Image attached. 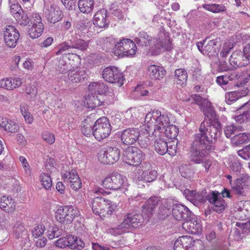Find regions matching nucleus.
I'll return each mask as SVG.
<instances>
[{"instance_id":"39","label":"nucleus","mask_w":250,"mask_h":250,"mask_svg":"<svg viewBox=\"0 0 250 250\" xmlns=\"http://www.w3.org/2000/svg\"><path fill=\"white\" fill-rule=\"evenodd\" d=\"M178 132V128L176 125H169L164 129L161 136L165 134L166 136L169 139H174L177 136Z\"/></svg>"},{"instance_id":"12","label":"nucleus","mask_w":250,"mask_h":250,"mask_svg":"<svg viewBox=\"0 0 250 250\" xmlns=\"http://www.w3.org/2000/svg\"><path fill=\"white\" fill-rule=\"evenodd\" d=\"M103 79L110 83H117L121 86L124 80L122 73L115 66L104 68L102 72Z\"/></svg>"},{"instance_id":"31","label":"nucleus","mask_w":250,"mask_h":250,"mask_svg":"<svg viewBox=\"0 0 250 250\" xmlns=\"http://www.w3.org/2000/svg\"><path fill=\"white\" fill-rule=\"evenodd\" d=\"M0 208L5 212H11L15 208L14 201L11 197L3 196L0 200Z\"/></svg>"},{"instance_id":"59","label":"nucleus","mask_w":250,"mask_h":250,"mask_svg":"<svg viewBox=\"0 0 250 250\" xmlns=\"http://www.w3.org/2000/svg\"><path fill=\"white\" fill-rule=\"evenodd\" d=\"M11 80V83H9L8 90H12L14 88L19 87L22 83L21 80L20 78H9Z\"/></svg>"},{"instance_id":"36","label":"nucleus","mask_w":250,"mask_h":250,"mask_svg":"<svg viewBox=\"0 0 250 250\" xmlns=\"http://www.w3.org/2000/svg\"><path fill=\"white\" fill-rule=\"evenodd\" d=\"M243 178L236 179L234 185L232 187V191L239 196H245V192L244 189L245 181H243L245 176L243 175Z\"/></svg>"},{"instance_id":"63","label":"nucleus","mask_w":250,"mask_h":250,"mask_svg":"<svg viewBox=\"0 0 250 250\" xmlns=\"http://www.w3.org/2000/svg\"><path fill=\"white\" fill-rule=\"evenodd\" d=\"M240 211L245 214V217H250V202L246 201L242 207L240 208Z\"/></svg>"},{"instance_id":"5","label":"nucleus","mask_w":250,"mask_h":250,"mask_svg":"<svg viewBox=\"0 0 250 250\" xmlns=\"http://www.w3.org/2000/svg\"><path fill=\"white\" fill-rule=\"evenodd\" d=\"M79 215V211L72 206H62L56 212V219L62 225L68 226Z\"/></svg>"},{"instance_id":"16","label":"nucleus","mask_w":250,"mask_h":250,"mask_svg":"<svg viewBox=\"0 0 250 250\" xmlns=\"http://www.w3.org/2000/svg\"><path fill=\"white\" fill-rule=\"evenodd\" d=\"M141 137L140 130L138 128L131 127L124 129L121 134V140L125 145L134 144Z\"/></svg>"},{"instance_id":"53","label":"nucleus","mask_w":250,"mask_h":250,"mask_svg":"<svg viewBox=\"0 0 250 250\" xmlns=\"http://www.w3.org/2000/svg\"><path fill=\"white\" fill-rule=\"evenodd\" d=\"M213 204L212 209L218 213L222 212L225 208L224 200L220 197Z\"/></svg>"},{"instance_id":"60","label":"nucleus","mask_w":250,"mask_h":250,"mask_svg":"<svg viewBox=\"0 0 250 250\" xmlns=\"http://www.w3.org/2000/svg\"><path fill=\"white\" fill-rule=\"evenodd\" d=\"M238 154L242 158L247 160L250 157V144L238 151Z\"/></svg>"},{"instance_id":"30","label":"nucleus","mask_w":250,"mask_h":250,"mask_svg":"<svg viewBox=\"0 0 250 250\" xmlns=\"http://www.w3.org/2000/svg\"><path fill=\"white\" fill-rule=\"evenodd\" d=\"M102 94L97 95L94 94H89L86 98L87 104L89 108H94L96 107L104 105Z\"/></svg>"},{"instance_id":"29","label":"nucleus","mask_w":250,"mask_h":250,"mask_svg":"<svg viewBox=\"0 0 250 250\" xmlns=\"http://www.w3.org/2000/svg\"><path fill=\"white\" fill-rule=\"evenodd\" d=\"M202 110L204 112L205 116L204 121H206L208 124L214 123V122H219L216 112L211 106L210 102L208 106H205Z\"/></svg>"},{"instance_id":"15","label":"nucleus","mask_w":250,"mask_h":250,"mask_svg":"<svg viewBox=\"0 0 250 250\" xmlns=\"http://www.w3.org/2000/svg\"><path fill=\"white\" fill-rule=\"evenodd\" d=\"M172 215L177 220L190 219L194 214L185 206L179 204H173L172 201Z\"/></svg>"},{"instance_id":"25","label":"nucleus","mask_w":250,"mask_h":250,"mask_svg":"<svg viewBox=\"0 0 250 250\" xmlns=\"http://www.w3.org/2000/svg\"><path fill=\"white\" fill-rule=\"evenodd\" d=\"M107 11L102 9L98 11L94 16L93 24L98 27L104 28L107 26Z\"/></svg>"},{"instance_id":"3","label":"nucleus","mask_w":250,"mask_h":250,"mask_svg":"<svg viewBox=\"0 0 250 250\" xmlns=\"http://www.w3.org/2000/svg\"><path fill=\"white\" fill-rule=\"evenodd\" d=\"M201 138H194L190 150L188 161L194 164H203L206 171H208L211 165V163L206 157V153L211 152L210 146H204V143H201Z\"/></svg>"},{"instance_id":"2","label":"nucleus","mask_w":250,"mask_h":250,"mask_svg":"<svg viewBox=\"0 0 250 250\" xmlns=\"http://www.w3.org/2000/svg\"><path fill=\"white\" fill-rule=\"evenodd\" d=\"M143 216L139 213L131 212L125 215L123 222L117 227L107 230L108 233L114 236L120 235L133 231L143 223Z\"/></svg>"},{"instance_id":"27","label":"nucleus","mask_w":250,"mask_h":250,"mask_svg":"<svg viewBox=\"0 0 250 250\" xmlns=\"http://www.w3.org/2000/svg\"><path fill=\"white\" fill-rule=\"evenodd\" d=\"M70 231V227L68 226L62 225L60 228L57 227L50 228L48 230V236L49 239H53L55 238L69 233Z\"/></svg>"},{"instance_id":"52","label":"nucleus","mask_w":250,"mask_h":250,"mask_svg":"<svg viewBox=\"0 0 250 250\" xmlns=\"http://www.w3.org/2000/svg\"><path fill=\"white\" fill-rule=\"evenodd\" d=\"M13 231L17 237H22V233L25 232V228L21 221H17L13 227Z\"/></svg>"},{"instance_id":"64","label":"nucleus","mask_w":250,"mask_h":250,"mask_svg":"<svg viewBox=\"0 0 250 250\" xmlns=\"http://www.w3.org/2000/svg\"><path fill=\"white\" fill-rule=\"evenodd\" d=\"M25 93L32 97L36 96L37 94V90L34 85L28 84L25 88Z\"/></svg>"},{"instance_id":"23","label":"nucleus","mask_w":250,"mask_h":250,"mask_svg":"<svg viewBox=\"0 0 250 250\" xmlns=\"http://www.w3.org/2000/svg\"><path fill=\"white\" fill-rule=\"evenodd\" d=\"M160 200L157 196H152L147 199L143 206V213L150 217L153 213L154 209L158 205Z\"/></svg>"},{"instance_id":"49","label":"nucleus","mask_w":250,"mask_h":250,"mask_svg":"<svg viewBox=\"0 0 250 250\" xmlns=\"http://www.w3.org/2000/svg\"><path fill=\"white\" fill-rule=\"evenodd\" d=\"M235 120L239 123L250 122V107L243 113L235 116Z\"/></svg>"},{"instance_id":"56","label":"nucleus","mask_w":250,"mask_h":250,"mask_svg":"<svg viewBox=\"0 0 250 250\" xmlns=\"http://www.w3.org/2000/svg\"><path fill=\"white\" fill-rule=\"evenodd\" d=\"M44 230L45 226L42 224H39L32 229L31 233L34 237L38 238L42 235Z\"/></svg>"},{"instance_id":"50","label":"nucleus","mask_w":250,"mask_h":250,"mask_svg":"<svg viewBox=\"0 0 250 250\" xmlns=\"http://www.w3.org/2000/svg\"><path fill=\"white\" fill-rule=\"evenodd\" d=\"M16 18L18 23L24 26L27 25L31 21L27 14L23 10H21V12L18 14Z\"/></svg>"},{"instance_id":"38","label":"nucleus","mask_w":250,"mask_h":250,"mask_svg":"<svg viewBox=\"0 0 250 250\" xmlns=\"http://www.w3.org/2000/svg\"><path fill=\"white\" fill-rule=\"evenodd\" d=\"M89 91L91 94L100 95L104 91H105V89H107V87L104 83H92L88 87Z\"/></svg>"},{"instance_id":"9","label":"nucleus","mask_w":250,"mask_h":250,"mask_svg":"<svg viewBox=\"0 0 250 250\" xmlns=\"http://www.w3.org/2000/svg\"><path fill=\"white\" fill-rule=\"evenodd\" d=\"M145 152L138 147L128 146L126 148L124 160L127 164L133 166H141L142 161L145 159Z\"/></svg>"},{"instance_id":"14","label":"nucleus","mask_w":250,"mask_h":250,"mask_svg":"<svg viewBox=\"0 0 250 250\" xmlns=\"http://www.w3.org/2000/svg\"><path fill=\"white\" fill-rule=\"evenodd\" d=\"M151 41L152 44L149 49L151 55H158L163 50L170 51L172 48L171 41L168 39H153Z\"/></svg>"},{"instance_id":"17","label":"nucleus","mask_w":250,"mask_h":250,"mask_svg":"<svg viewBox=\"0 0 250 250\" xmlns=\"http://www.w3.org/2000/svg\"><path fill=\"white\" fill-rule=\"evenodd\" d=\"M230 65L232 69H237L238 68L245 67L250 62L248 59L241 51L233 52L229 59Z\"/></svg>"},{"instance_id":"21","label":"nucleus","mask_w":250,"mask_h":250,"mask_svg":"<svg viewBox=\"0 0 250 250\" xmlns=\"http://www.w3.org/2000/svg\"><path fill=\"white\" fill-rule=\"evenodd\" d=\"M87 71L85 69H74L68 70L67 74L68 79L73 83H78L82 82L87 77Z\"/></svg>"},{"instance_id":"6","label":"nucleus","mask_w":250,"mask_h":250,"mask_svg":"<svg viewBox=\"0 0 250 250\" xmlns=\"http://www.w3.org/2000/svg\"><path fill=\"white\" fill-rule=\"evenodd\" d=\"M137 47L132 40L123 39L115 44L114 53L118 56H131L136 54Z\"/></svg>"},{"instance_id":"35","label":"nucleus","mask_w":250,"mask_h":250,"mask_svg":"<svg viewBox=\"0 0 250 250\" xmlns=\"http://www.w3.org/2000/svg\"><path fill=\"white\" fill-rule=\"evenodd\" d=\"M32 24L33 25L28 28V34L30 38L36 39L42 35L44 29V25L42 23H39V24Z\"/></svg>"},{"instance_id":"41","label":"nucleus","mask_w":250,"mask_h":250,"mask_svg":"<svg viewBox=\"0 0 250 250\" xmlns=\"http://www.w3.org/2000/svg\"><path fill=\"white\" fill-rule=\"evenodd\" d=\"M105 94L103 95L104 105L110 104L115 101V96L112 89H105Z\"/></svg>"},{"instance_id":"45","label":"nucleus","mask_w":250,"mask_h":250,"mask_svg":"<svg viewBox=\"0 0 250 250\" xmlns=\"http://www.w3.org/2000/svg\"><path fill=\"white\" fill-rule=\"evenodd\" d=\"M233 141L237 145L246 143L250 140V133H238L233 136Z\"/></svg>"},{"instance_id":"43","label":"nucleus","mask_w":250,"mask_h":250,"mask_svg":"<svg viewBox=\"0 0 250 250\" xmlns=\"http://www.w3.org/2000/svg\"><path fill=\"white\" fill-rule=\"evenodd\" d=\"M71 43L72 48L79 49L81 51L86 50L88 46V43L82 39H77L73 41H69Z\"/></svg>"},{"instance_id":"44","label":"nucleus","mask_w":250,"mask_h":250,"mask_svg":"<svg viewBox=\"0 0 250 250\" xmlns=\"http://www.w3.org/2000/svg\"><path fill=\"white\" fill-rule=\"evenodd\" d=\"M203 7L206 10L213 13H219L226 10V8L224 5L218 4H205Z\"/></svg>"},{"instance_id":"54","label":"nucleus","mask_w":250,"mask_h":250,"mask_svg":"<svg viewBox=\"0 0 250 250\" xmlns=\"http://www.w3.org/2000/svg\"><path fill=\"white\" fill-rule=\"evenodd\" d=\"M179 239L185 250H188L189 248L193 245L192 238L189 236H182L180 237Z\"/></svg>"},{"instance_id":"32","label":"nucleus","mask_w":250,"mask_h":250,"mask_svg":"<svg viewBox=\"0 0 250 250\" xmlns=\"http://www.w3.org/2000/svg\"><path fill=\"white\" fill-rule=\"evenodd\" d=\"M0 126L4 130L9 132L14 133L19 130V126L14 121L7 118H2L0 120Z\"/></svg>"},{"instance_id":"55","label":"nucleus","mask_w":250,"mask_h":250,"mask_svg":"<svg viewBox=\"0 0 250 250\" xmlns=\"http://www.w3.org/2000/svg\"><path fill=\"white\" fill-rule=\"evenodd\" d=\"M71 43L69 44L68 42H63L58 46V51L56 52V55H67V51H69L72 48Z\"/></svg>"},{"instance_id":"61","label":"nucleus","mask_w":250,"mask_h":250,"mask_svg":"<svg viewBox=\"0 0 250 250\" xmlns=\"http://www.w3.org/2000/svg\"><path fill=\"white\" fill-rule=\"evenodd\" d=\"M193 197L194 199L192 203L195 205H198V204L204 203L206 201L205 196L202 193H197L196 191Z\"/></svg>"},{"instance_id":"7","label":"nucleus","mask_w":250,"mask_h":250,"mask_svg":"<svg viewBox=\"0 0 250 250\" xmlns=\"http://www.w3.org/2000/svg\"><path fill=\"white\" fill-rule=\"evenodd\" d=\"M111 125L108 119L105 117L98 119L93 125L92 135L100 141L108 137L111 131Z\"/></svg>"},{"instance_id":"48","label":"nucleus","mask_w":250,"mask_h":250,"mask_svg":"<svg viewBox=\"0 0 250 250\" xmlns=\"http://www.w3.org/2000/svg\"><path fill=\"white\" fill-rule=\"evenodd\" d=\"M193 97V99H192V101H193V104H196L199 105L201 110H202L205 106H208L210 104V102L208 100L203 98L199 95L194 94Z\"/></svg>"},{"instance_id":"4","label":"nucleus","mask_w":250,"mask_h":250,"mask_svg":"<svg viewBox=\"0 0 250 250\" xmlns=\"http://www.w3.org/2000/svg\"><path fill=\"white\" fill-rule=\"evenodd\" d=\"M91 203L93 213L98 215L101 218L112 214L117 208L116 204L102 197H95L92 199Z\"/></svg>"},{"instance_id":"20","label":"nucleus","mask_w":250,"mask_h":250,"mask_svg":"<svg viewBox=\"0 0 250 250\" xmlns=\"http://www.w3.org/2000/svg\"><path fill=\"white\" fill-rule=\"evenodd\" d=\"M172 201L167 200L161 205L157 212L156 219L159 221H163L168 219L172 213Z\"/></svg>"},{"instance_id":"51","label":"nucleus","mask_w":250,"mask_h":250,"mask_svg":"<svg viewBox=\"0 0 250 250\" xmlns=\"http://www.w3.org/2000/svg\"><path fill=\"white\" fill-rule=\"evenodd\" d=\"M93 125L88 122L87 120H85L83 122L81 128V131L83 134L85 136L88 137L92 134Z\"/></svg>"},{"instance_id":"40","label":"nucleus","mask_w":250,"mask_h":250,"mask_svg":"<svg viewBox=\"0 0 250 250\" xmlns=\"http://www.w3.org/2000/svg\"><path fill=\"white\" fill-rule=\"evenodd\" d=\"M175 77L178 84L185 85L188 79L187 71L184 69H178L175 71Z\"/></svg>"},{"instance_id":"22","label":"nucleus","mask_w":250,"mask_h":250,"mask_svg":"<svg viewBox=\"0 0 250 250\" xmlns=\"http://www.w3.org/2000/svg\"><path fill=\"white\" fill-rule=\"evenodd\" d=\"M183 228L191 234H198L202 230L201 225L195 220L194 215L190 219L186 220L183 224Z\"/></svg>"},{"instance_id":"62","label":"nucleus","mask_w":250,"mask_h":250,"mask_svg":"<svg viewBox=\"0 0 250 250\" xmlns=\"http://www.w3.org/2000/svg\"><path fill=\"white\" fill-rule=\"evenodd\" d=\"M136 110L135 108H129L126 112L125 118L131 123L133 122L137 118L135 114Z\"/></svg>"},{"instance_id":"26","label":"nucleus","mask_w":250,"mask_h":250,"mask_svg":"<svg viewBox=\"0 0 250 250\" xmlns=\"http://www.w3.org/2000/svg\"><path fill=\"white\" fill-rule=\"evenodd\" d=\"M66 243L64 244V245H67V247L71 249L81 250L85 246L83 241L81 239H78L76 236L71 235H66Z\"/></svg>"},{"instance_id":"28","label":"nucleus","mask_w":250,"mask_h":250,"mask_svg":"<svg viewBox=\"0 0 250 250\" xmlns=\"http://www.w3.org/2000/svg\"><path fill=\"white\" fill-rule=\"evenodd\" d=\"M147 70L148 74L151 78L155 80H160L166 73L163 67L154 64L149 66Z\"/></svg>"},{"instance_id":"47","label":"nucleus","mask_w":250,"mask_h":250,"mask_svg":"<svg viewBox=\"0 0 250 250\" xmlns=\"http://www.w3.org/2000/svg\"><path fill=\"white\" fill-rule=\"evenodd\" d=\"M40 180L42 184L45 189L46 190L50 189L52 186V180L50 176L46 173H42L40 176Z\"/></svg>"},{"instance_id":"10","label":"nucleus","mask_w":250,"mask_h":250,"mask_svg":"<svg viewBox=\"0 0 250 250\" xmlns=\"http://www.w3.org/2000/svg\"><path fill=\"white\" fill-rule=\"evenodd\" d=\"M120 157V150L115 146H108L105 149L100 150L99 159L104 164H113L117 162Z\"/></svg>"},{"instance_id":"11","label":"nucleus","mask_w":250,"mask_h":250,"mask_svg":"<svg viewBox=\"0 0 250 250\" xmlns=\"http://www.w3.org/2000/svg\"><path fill=\"white\" fill-rule=\"evenodd\" d=\"M138 185L140 182H151L154 181L157 177V172L152 169L149 163H143L139 166L137 170Z\"/></svg>"},{"instance_id":"13","label":"nucleus","mask_w":250,"mask_h":250,"mask_svg":"<svg viewBox=\"0 0 250 250\" xmlns=\"http://www.w3.org/2000/svg\"><path fill=\"white\" fill-rule=\"evenodd\" d=\"M4 41L8 47L14 48L18 44L20 38L18 30L12 25L6 26L3 31Z\"/></svg>"},{"instance_id":"24","label":"nucleus","mask_w":250,"mask_h":250,"mask_svg":"<svg viewBox=\"0 0 250 250\" xmlns=\"http://www.w3.org/2000/svg\"><path fill=\"white\" fill-rule=\"evenodd\" d=\"M154 146L155 151L160 155H163L167 152L170 155H174V151L170 150V146H168L167 142L163 139H156Z\"/></svg>"},{"instance_id":"37","label":"nucleus","mask_w":250,"mask_h":250,"mask_svg":"<svg viewBox=\"0 0 250 250\" xmlns=\"http://www.w3.org/2000/svg\"><path fill=\"white\" fill-rule=\"evenodd\" d=\"M78 7L82 12L88 14L93 9L94 1L93 0H79Z\"/></svg>"},{"instance_id":"58","label":"nucleus","mask_w":250,"mask_h":250,"mask_svg":"<svg viewBox=\"0 0 250 250\" xmlns=\"http://www.w3.org/2000/svg\"><path fill=\"white\" fill-rule=\"evenodd\" d=\"M220 196V194L217 191H211L209 192L206 197V200L209 201V203L213 204Z\"/></svg>"},{"instance_id":"8","label":"nucleus","mask_w":250,"mask_h":250,"mask_svg":"<svg viewBox=\"0 0 250 250\" xmlns=\"http://www.w3.org/2000/svg\"><path fill=\"white\" fill-rule=\"evenodd\" d=\"M125 177L118 172H113L102 181L103 187L107 189L117 190L125 186Z\"/></svg>"},{"instance_id":"34","label":"nucleus","mask_w":250,"mask_h":250,"mask_svg":"<svg viewBox=\"0 0 250 250\" xmlns=\"http://www.w3.org/2000/svg\"><path fill=\"white\" fill-rule=\"evenodd\" d=\"M216 40L209 41L208 44L204 46V51H203L204 55L209 56L215 55L217 53L218 46H220Z\"/></svg>"},{"instance_id":"42","label":"nucleus","mask_w":250,"mask_h":250,"mask_svg":"<svg viewBox=\"0 0 250 250\" xmlns=\"http://www.w3.org/2000/svg\"><path fill=\"white\" fill-rule=\"evenodd\" d=\"M242 126L238 125H227L224 128V133L226 136L227 138H233L232 136L234 135V136L238 133L240 130H241Z\"/></svg>"},{"instance_id":"33","label":"nucleus","mask_w":250,"mask_h":250,"mask_svg":"<svg viewBox=\"0 0 250 250\" xmlns=\"http://www.w3.org/2000/svg\"><path fill=\"white\" fill-rule=\"evenodd\" d=\"M135 42L139 46H147L150 44V42L152 41V38L147 33L144 31L140 32L138 36L134 39Z\"/></svg>"},{"instance_id":"46","label":"nucleus","mask_w":250,"mask_h":250,"mask_svg":"<svg viewBox=\"0 0 250 250\" xmlns=\"http://www.w3.org/2000/svg\"><path fill=\"white\" fill-rule=\"evenodd\" d=\"M242 93L237 91H232L226 95V101L228 104H230L232 102H235L242 97Z\"/></svg>"},{"instance_id":"19","label":"nucleus","mask_w":250,"mask_h":250,"mask_svg":"<svg viewBox=\"0 0 250 250\" xmlns=\"http://www.w3.org/2000/svg\"><path fill=\"white\" fill-rule=\"evenodd\" d=\"M44 14L47 21L53 23L60 21L63 17L62 13L60 9L53 4H51L46 7Z\"/></svg>"},{"instance_id":"57","label":"nucleus","mask_w":250,"mask_h":250,"mask_svg":"<svg viewBox=\"0 0 250 250\" xmlns=\"http://www.w3.org/2000/svg\"><path fill=\"white\" fill-rule=\"evenodd\" d=\"M229 167L231 170L236 175L240 173L242 165L238 160H235L232 162Z\"/></svg>"},{"instance_id":"18","label":"nucleus","mask_w":250,"mask_h":250,"mask_svg":"<svg viewBox=\"0 0 250 250\" xmlns=\"http://www.w3.org/2000/svg\"><path fill=\"white\" fill-rule=\"evenodd\" d=\"M169 123V119L167 115L160 114L155 119V124L151 126L153 130V135L155 137L161 136L163 130Z\"/></svg>"},{"instance_id":"1","label":"nucleus","mask_w":250,"mask_h":250,"mask_svg":"<svg viewBox=\"0 0 250 250\" xmlns=\"http://www.w3.org/2000/svg\"><path fill=\"white\" fill-rule=\"evenodd\" d=\"M220 122H214L208 124L206 121H204L199 127L200 133L196 134L194 138L197 137L201 138V143H204V146H210V150L214 149L213 144L220 139L222 134V127Z\"/></svg>"}]
</instances>
